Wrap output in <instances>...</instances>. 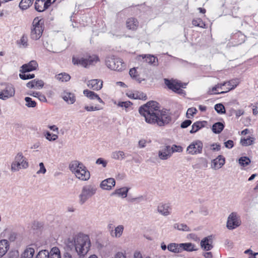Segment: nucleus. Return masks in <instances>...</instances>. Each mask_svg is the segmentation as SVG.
Returning a JSON list of instances; mask_svg holds the SVG:
<instances>
[{
	"mask_svg": "<svg viewBox=\"0 0 258 258\" xmlns=\"http://www.w3.org/2000/svg\"><path fill=\"white\" fill-rule=\"evenodd\" d=\"M38 67L36 61L31 60L29 63L23 64L21 67L20 72L22 73H25L36 70Z\"/></svg>",
	"mask_w": 258,
	"mask_h": 258,
	"instance_id": "17",
	"label": "nucleus"
},
{
	"mask_svg": "<svg viewBox=\"0 0 258 258\" xmlns=\"http://www.w3.org/2000/svg\"><path fill=\"white\" fill-rule=\"evenodd\" d=\"M180 246L181 252L183 250L191 252L198 250L196 245L190 242L180 243Z\"/></svg>",
	"mask_w": 258,
	"mask_h": 258,
	"instance_id": "26",
	"label": "nucleus"
},
{
	"mask_svg": "<svg viewBox=\"0 0 258 258\" xmlns=\"http://www.w3.org/2000/svg\"><path fill=\"white\" fill-rule=\"evenodd\" d=\"M225 83H226V86H227L226 89L225 90V91H221V93H225L234 89L239 84V81L238 80L235 79L232 80L229 82H227Z\"/></svg>",
	"mask_w": 258,
	"mask_h": 258,
	"instance_id": "29",
	"label": "nucleus"
},
{
	"mask_svg": "<svg viewBox=\"0 0 258 258\" xmlns=\"http://www.w3.org/2000/svg\"><path fill=\"white\" fill-rule=\"evenodd\" d=\"M167 249L169 251L174 253H180V243H171L168 245Z\"/></svg>",
	"mask_w": 258,
	"mask_h": 258,
	"instance_id": "30",
	"label": "nucleus"
},
{
	"mask_svg": "<svg viewBox=\"0 0 258 258\" xmlns=\"http://www.w3.org/2000/svg\"><path fill=\"white\" fill-rule=\"evenodd\" d=\"M134 258H143L142 254L140 251L136 250L134 252L133 255Z\"/></svg>",
	"mask_w": 258,
	"mask_h": 258,
	"instance_id": "63",
	"label": "nucleus"
},
{
	"mask_svg": "<svg viewBox=\"0 0 258 258\" xmlns=\"http://www.w3.org/2000/svg\"><path fill=\"white\" fill-rule=\"evenodd\" d=\"M17 237V234L15 232L11 231L8 236V239L10 241H14Z\"/></svg>",
	"mask_w": 258,
	"mask_h": 258,
	"instance_id": "57",
	"label": "nucleus"
},
{
	"mask_svg": "<svg viewBox=\"0 0 258 258\" xmlns=\"http://www.w3.org/2000/svg\"><path fill=\"white\" fill-rule=\"evenodd\" d=\"M87 85L90 89L98 91L102 88L103 81L99 79H93L88 81Z\"/></svg>",
	"mask_w": 258,
	"mask_h": 258,
	"instance_id": "19",
	"label": "nucleus"
},
{
	"mask_svg": "<svg viewBox=\"0 0 258 258\" xmlns=\"http://www.w3.org/2000/svg\"><path fill=\"white\" fill-rule=\"evenodd\" d=\"M221 149V146L217 143L213 144L211 145V150L213 151H218Z\"/></svg>",
	"mask_w": 258,
	"mask_h": 258,
	"instance_id": "56",
	"label": "nucleus"
},
{
	"mask_svg": "<svg viewBox=\"0 0 258 258\" xmlns=\"http://www.w3.org/2000/svg\"><path fill=\"white\" fill-rule=\"evenodd\" d=\"M201 248L206 251L212 249L213 246V238L212 236H208L204 238L200 242Z\"/></svg>",
	"mask_w": 258,
	"mask_h": 258,
	"instance_id": "16",
	"label": "nucleus"
},
{
	"mask_svg": "<svg viewBox=\"0 0 258 258\" xmlns=\"http://www.w3.org/2000/svg\"><path fill=\"white\" fill-rule=\"evenodd\" d=\"M44 86V82L41 80L34 79L28 82L26 86L30 89H41Z\"/></svg>",
	"mask_w": 258,
	"mask_h": 258,
	"instance_id": "25",
	"label": "nucleus"
},
{
	"mask_svg": "<svg viewBox=\"0 0 258 258\" xmlns=\"http://www.w3.org/2000/svg\"><path fill=\"white\" fill-rule=\"evenodd\" d=\"M34 0H22L19 4L21 9L25 10L29 8L32 5Z\"/></svg>",
	"mask_w": 258,
	"mask_h": 258,
	"instance_id": "38",
	"label": "nucleus"
},
{
	"mask_svg": "<svg viewBox=\"0 0 258 258\" xmlns=\"http://www.w3.org/2000/svg\"><path fill=\"white\" fill-rule=\"evenodd\" d=\"M125 154L122 151H113L111 155V157L115 160H121L125 158Z\"/></svg>",
	"mask_w": 258,
	"mask_h": 258,
	"instance_id": "34",
	"label": "nucleus"
},
{
	"mask_svg": "<svg viewBox=\"0 0 258 258\" xmlns=\"http://www.w3.org/2000/svg\"><path fill=\"white\" fill-rule=\"evenodd\" d=\"M40 101L43 102H46L47 101V99L44 95L42 94L41 93H39V95L37 98Z\"/></svg>",
	"mask_w": 258,
	"mask_h": 258,
	"instance_id": "62",
	"label": "nucleus"
},
{
	"mask_svg": "<svg viewBox=\"0 0 258 258\" xmlns=\"http://www.w3.org/2000/svg\"><path fill=\"white\" fill-rule=\"evenodd\" d=\"M226 148L231 149L233 147V142L232 140H228L224 143Z\"/></svg>",
	"mask_w": 258,
	"mask_h": 258,
	"instance_id": "59",
	"label": "nucleus"
},
{
	"mask_svg": "<svg viewBox=\"0 0 258 258\" xmlns=\"http://www.w3.org/2000/svg\"><path fill=\"white\" fill-rule=\"evenodd\" d=\"M191 123V121L190 120H186L183 121L181 124V127L182 128H186L189 126Z\"/></svg>",
	"mask_w": 258,
	"mask_h": 258,
	"instance_id": "58",
	"label": "nucleus"
},
{
	"mask_svg": "<svg viewBox=\"0 0 258 258\" xmlns=\"http://www.w3.org/2000/svg\"><path fill=\"white\" fill-rule=\"evenodd\" d=\"M224 125L220 122H218L214 123L212 126V131L215 134L220 133L224 129Z\"/></svg>",
	"mask_w": 258,
	"mask_h": 258,
	"instance_id": "37",
	"label": "nucleus"
},
{
	"mask_svg": "<svg viewBox=\"0 0 258 258\" xmlns=\"http://www.w3.org/2000/svg\"><path fill=\"white\" fill-rule=\"evenodd\" d=\"M20 78L24 80L30 79L34 78V74H25V73L20 74H19Z\"/></svg>",
	"mask_w": 258,
	"mask_h": 258,
	"instance_id": "52",
	"label": "nucleus"
},
{
	"mask_svg": "<svg viewBox=\"0 0 258 258\" xmlns=\"http://www.w3.org/2000/svg\"><path fill=\"white\" fill-rule=\"evenodd\" d=\"M61 97L68 104H73L76 100V97L75 94L67 90H64L61 93Z\"/></svg>",
	"mask_w": 258,
	"mask_h": 258,
	"instance_id": "15",
	"label": "nucleus"
},
{
	"mask_svg": "<svg viewBox=\"0 0 258 258\" xmlns=\"http://www.w3.org/2000/svg\"><path fill=\"white\" fill-rule=\"evenodd\" d=\"M206 121H197L195 122L192 125V128L190 131L191 134L195 133L199 130L204 127L206 124Z\"/></svg>",
	"mask_w": 258,
	"mask_h": 258,
	"instance_id": "31",
	"label": "nucleus"
},
{
	"mask_svg": "<svg viewBox=\"0 0 258 258\" xmlns=\"http://www.w3.org/2000/svg\"><path fill=\"white\" fill-rule=\"evenodd\" d=\"M140 114L145 117L146 122L162 126L171 121L168 111L160 110L159 104L156 101H150L141 106L139 110Z\"/></svg>",
	"mask_w": 258,
	"mask_h": 258,
	"instance_id": "1",
	"label": "nucleus"
},
{
	"mask_svg": "<svg viewBox=\"0 0 258 258\" xmlns=\"http://www.w3.org/2000/svg\"><path fill=\"white\" fill-rule=\"evenodd\" d=\"M192 24L195 26H198L201 28H205V24L200 18H196L194 19L192 21Z\"/></svg>",
	"mask_w": 258,
	"mask_h": 258,
	"instance_id": "47",
	"label": "nucleus"
},
{
	"mask_svg": "<svg viewBox=\"0 0 258 258\" xmlns=\"http://www.w3.org/2000/svg\"><path fill=\"white\" fill-rule=\"evenodd\" d=\"M126 95L128 97L131 99L142 100L146 99V95L144 93L137 91H127L126 93Z\"/></svg>",
	"mask_w": 258,
	"mask_h": 258,
	"instance_id": "24",
	"label": "nucleus"
},
{
	"mask_svg": "<svg viewBox=\"0 0 258 258\" xmlns=\"http://www.w3.org/2000/svg\"><path fill=\"white\" fill-rule=\"evenodd\" d=\"M43 21L39 18H35L32 23L30 34L31 38L33 40H38L42 36L44 28Z\"/></svg>",
	"mask_w": 258,
	"mask_h": 258,
	"instance_id": "8",
	"label": "nucleus"
},
{
	"mask_svg": "<svg viewBox=\"0 0 258 258\" xmlns=\"http://www.w3.org/2000/svg\"><path fill=\"white\" fill-rule=\"evenodd\" d=\"M100 61L98 56L95 54L83 57L73 56L72 62L75 65H80L86 68L94 66Z\"/></svg>",
	"mask_w": 258,
	"mask_h": 258,
	"instance_id": "4",
	"label": "nucleus"
},
{
	"mask_svg": "<svg viewBox=\"0 0 258 258\" xmlns=\"http://www.w3.org/2000/svg\"><path fill=\"white\" fill-rule=\"evenodd\" d=\"M68 244L74 246L78 254L83 256L89 251L91 242L88 235L80 233L75 235L72 240H70Z\"/></svg>",
	"mask_w": 258,
	"mask_h": 258,
	"instance_id": "2",
	"label": "nucleus"
},
{
	"mask_svg": "<svg viewBox=\"0 0 258 258\" xmlns=\"http://www.w3.org/2000/svg\"><path fill=\"white\" fill-rule=\"evenodd\" d=\"M171 151H172V154L174 152H181L183 150L182 148L180 146L173 145L171 147H170Z\"/></svg>",
	"mask_w": 258,
	"mask_h": 258,
	"instance_id": "53",
	"label": "nucleus"
},
{
	"mask_svg": "<svg viewBox=\"0 0 258 258\" xmlns=\"http://www.w3.org/2000/svg\"><path fill=\"white\" fill-rule=\"evenodd\" d=\"M97 164H102L103 167H106L107 165V162L102 158H99L96 160V162Z\"/></svg>",
	"mask_w": 258,
	"mask_h": 258,
	"instance_id": "60",
	"label": "nucleus"
},
{
	"mask_svg": "<svg viewBox=\"0 0 258 258\" xmlns=\"http://www.w3.org/2000/svg\"><path fill=\"white\" fill-rule=\"evenodd\" d=\"M49 252L48 250H42L40 251L37 254L36 258H49Z\"/></svg>",
	"mask_w": 258,
	"mask_h": 258,
	"instance_id": "48",
	"label": "nucleus"
},
{
	"mask_svg": "<svg viewBox=\"0 0 258 258\" xmlns=\"http://www.w3.org/2000/svg\"><path fill=\"white\" fill-rule=\"evenodd\" d=\"M254 141V139L253 138L249 137L246 139H241L240 140V143L243 146H247L252 145Z\"/></svg>",
	"mask_w": 258,
	"mask_h": 258,
	"instance_id": "42",
	"label": "nucleus"
},
{
	"mask_svg": "<svg viewBox=\"0 0 258 258\" xmlns=\"http://www.w3.org/2000/svg\"><path fill=\"white\" fill-rule=\"evenodd\" d=\"M96 191L97 187L94 184H87L84 186L78 196L79 204L84 205L89 199L96 194Z\"/></svg>",
	"mask_w": 258,
	"mask_h": 258,
	"instance_id": "5",
	"label": "nucleus"
},
{
	"mask_svg": "<svg viewBox=\"0 0 258 258\" xmlns=\"http://www.w3.org/2000/svg\"><path fill=\"white\" fill-rule=\"evenodd\" d=\"M157 210L161 215L167 216L170 214L171 208L168 204L161 203L158 206Z\"/></svg>",
	"mask_w": 258,
	"mask_h": 258,
	"instance_id": "23",
	"label": "nucleus"
},
{
	"mask_svg": "<svg viewBox=\"0 0 258 258\" xmlns=\"http://www.w3.org/2000/svg\"><path fill=\"white\" fill-rule=\"evenodd\" d=\"M197 112V110L196 108L191 107L187 109L186 112V116L187 118H190L193 116V115L196 114Z\"/></svg>",
	"mask_w": 258,
	"mask_h": 258,
	"instance_id": "50",
	"label": "nucleus"
},
{
	"mask_svg": "<svg viewBox=\"0 0 258 258\" xmlns=\"http://www.w3.org/2000/svg\"><path fill=\"white\" fill-rule=\"evenodd\" d=\"M39 166L40 167V169L37 171V173L38 174L45 173L46 170L44 167V164L42 162H41L39 163Z\"/></svg>",
	"mask_w": 258,
	"mask_h": 258,
	"instance_id": "55",
	"label": "nucleus"
},
{
	"mask_svg": "<svg viewBox=\"0 0 258 258\" xmlns=\"http://www.w3.org/2000/svg\"><path fill=\"white\" fill-rule=\"evenodd\" d=\"M164 82L168 88L174 92L180 94L183 93V90L181 89L183 85L181 83L175 80H169L166 79H164Z\"/></svg>",
	"mask_w": 258,
	"mask_h": 258,
	"instance_id": "12",
	"label": "nucleus"
},
{
	"mask_svg": "<svg viewBox=\"0 0 258 258\" xmlns=\"http://www.w3.org/2000/svg\"><path fill=\"white\" fill-rule=\"evenodd\" d=\"M15 88L11 84H7L5 88L0 91V99L6 100L15 96Z\"/></svg>",
	"mask_w": 258,
	"mask_h": 258,
	"instance_id": "11",
	"label": "nucleus"
},
{
	"mask_svg": "<svg viewBox=\"0 0 258 258\" xmlns=\"http://www.w3.org/2000/svg\"><path fill=\"white\" fill-rule=\"evenodd\" d=\"M50 5L47 0H36L35 3V8L38 12H43Z\"/></svg>",
	"mask_w": 258,
	"mask_h": 258,
	"instance_id": "22",
	"label": "nucleus"
},
{
	"mask_svg": "<svg viewBox=\"0 0 258 258\" xmlns=\"http://www.w3.org/2000/svg\"><path fill=\"white\" fill-rule=\"evenodd\" d=\"M238 161L239 164L243 167H245L249 165L250 163V160L249 158L245 156L240 158Z\"/></svg>",
	"mask_w": 258,
	"mask_h": 258,
	"instance_id": "45",
	"label": "nucleus"
},
{
	"mask_svg": "<svg viewBox=\"0 0 258 258\" xmlns=\"http://www.w3.org/2000/svg\"><path fill=\"white\" fill-rule=\"evenodd\" d=\"M50 253V258H61L60 250L57 247H52Z\"/></svg>",
	"mask_w": 258,
	"mask_h": 258,
	"instance_id": "40",
	"label": "nucleus"
},
{
	"mask_svg": "<svg viewBox=\"0 0 258 258\" xmlns=\"http://www.w3.org/2000/svg\"><path fill=\"white\" fill-rule=\"evenodd\" d=\"M83 94L88 99L92 100H97L99 103L104 104V102L99 96V95L93 91L86 89L83 91Z\"/></svg>",
	"mask_w": 258,
	"mask_h": 258,
	"instance_id": "21",
	"label": "nucleus"
},
{
	"mask_svg": "<svg viewBox=\"0 0 258 258\" xmlns=\"http://www.w3.org/2000/svg\"><path fill=\"white\" fill-rule=\"evenodd\" d=\"M45 138L49 141H54L58 139V136L56 134H52L49 132L44 133Z\"/></svg>",
	"mask_w": 258,
	"mask_h": 258,
	"instance_id": "43",
	"label": "nucleus"
},
{
	"mask_svg": "<svg viewBox=\"0 0 258 258\" xmlns=\"http://www.w3.org/2000/svg\"><path fill=\"white\" fill-rule=\"evenodd\" d=\"M146 143L147 141L144 139L140 140L138 143L139 147L140 148H143L145 147L146 146Z\"/></svg>",
	"mask_w": 258,
	"mask_h": 258,
	"instance_id": "61",
	"label": "nucleus"
},
{
	"mask_svg": "<svg viewBox=\"0 0 258 258\" xmlns=\"http://www.w3.org/2000/svg\"><path fill=\"white\" fill-rule=\"evenodd\" d=\"M225 162V158L222 155H219L212 161L211 167L215 170L219 169L224 165Z\"/></svg>",
	"mask_w": 258,
	"mask_h": 258,
	"instance_id": "20",
	"label": "nucleus"
},
{
	"mask_svg": "<svg viewBox=\"0 0 258 258\" xmlns=\"http://www.w3.org/2000/svg\"><path fill=\"white\" fill-rule=\"evenodd\" d=\"M9 248L8 241L6 239L0 240V257L3 256Z\"/></svg>",
	"mask_w": 258,
	"mask_h": 258,
	"instance_id": "28",
	"label": "nucleus"
},
{
	"mask_svg": "<svg viewBox=\"0 0 258 258\" xmlns=\"http://www.w3.org/2000/svg\"><path fill=\"white\" fill-rule=\"evenodd\" d=\"M112 224L108 225L110 231V234L112 237L115 238H119L121 237L123 234L124 227L122 225H118L115 227L114 229L111 228Z\"/></svg>",
	"mask_w": 258,
	"mask_h": 258,
	"instance_id": "13",
	"label": "nucleus"
},
{
	"mask_svg": "<svg viewBox=\"0 0 258 258\" xmlns=\"http://www.w3.org/2000/svg\"><path fill=\"white\" fill-rule=\"evenodd\" d=\"M35 250L32 247H27L21 254L20 258H33Z\"/></svg>",
	"mask_w": 258,
	"mask_h": 258,
	"instance_id": "33",
	"label": "nucleus"
},
{
	"mask_svg": "<svg viewBox=\"0 0 258 258\" xmlns=\"http://www.w3.org/2000/svg\"><path fill=\"white\" fill-rule=\"evenodd\" d=\"M115 104H116L118 106L120 107H124L126 109L131 107L132 105V103L129 101H119L117 103L116 101L114 102Z\"/></svg>",
	"mask_w": 258,
	"mask_h": 258,
	"instance_id": "46",
	"label": "nucleus"
},
{
	"mask_svg": "<svg viewBox=\"0 0 258 258\" xmlns=\"http://www.w3.org/2000/svg\"><path fill=\"white\" fill-rule=\"evenodd\" d=\"M240 216L236 212H232L228 217L226 227L229 230H233L241 225Z\"/></svg>",
	"mask_w": 258,
	"mask_h": 258,
	"instance_id": "10",
	"label": "nucleus"
},
{
	"mask_svg": "<svg viewBox=\"0 0 258 258\" xmlns=\"http://www.w3.org/2000/svg\"><path fill=\"white\" fill-rule=\"evenodd\" d=\"M203 142L199 140L192 142L186 148V152L190 155H196L202 153Z\"/></svg>",
	"mask_w": 258,
	"mask_h": 258,
	"instance_id": "9",
	"label": "nucleus"
},
{
	"mask_svg": "<svg viewBox=\"0 0 258 258\" xmlns=\"http://www.w3.org/2000/svg\"><path fill=\"white\" fill-rule=\"evenodd\" d=\"M128 188L126 187H123L119 189H117L113 193V195H117L119 197L124 198L126 197Z\"/></svg>",
	"mask_w": 258,
	"mask_h": 258,
	"instance_id": "32",
	"label": "nucleus"
},
{
	"mask_svg": "<svg viewBox=\"0 0 258 258\" xmlns=\"http://www.w3.org/2000/svg\"><path fill=\"white\" fill-rule=\"evenodd\" d=\"M25 101L26 102L25 105L28 107H35L36 106V102L33 100L32 98L29 97H26L25 98Z\"/></svg>",
	"mask_w": 258,
	"mask_h": 258,
	"instance_id": "44",
	"label": "nucleus"
},
{
	"mask_svg": "<svg viewBox=\"0 0 258 258\" xmlns=\"http://www.w3.org/2000/svg\"><path fill=\"white\" fill-rule=\"evenodd\" d=\"M70 168L75 176L80 180L87 181L90 178V172L83 163L78 161L72 162Z\"/></svg>",
	"mask_w": 258,
	"mask_h": 258,
	"instance_id": "3",
	"label": "nucleus"
},
{
	"mask_svg": "<svg viewBox=\"0 0 258 258\" xmlns=\"http://www.w3.org/2000/svg\"><path fill=\"white\" fill-rule=\"evenodd\" d=\"M215 109L218 113L223 114L225 112V109L224 105L222 104L219 103L215 105Z\"/></svg>",
	"mask_w": 258,
	"mask_h": 258,
	"instance_id": "49",
	"label": "nucleus"
},
{
	"mask_svg": "<svg viewBox=\"0 0 258 258\" xmlns=\"http://www.w3.org/2000/svg\"><path fill=\"white\" fill-rule=\"evenodd\" d=\"M85 109L87 111H93L99 110L102 109V108H100L98 106H85Z\"/></svg>",
	"mask_w": 258,
	"mask_h": 258,
	"instance_id": "54",
	"label": "nucleus"
},
{
	"mask_svg": "<svg viewBox=\"0 0 258 258\" xmlns=\"http://www.w3.org/2000/svg\"><path fill=\"white\" fill-rule=\"evenodd\" d=\"M137 73V71L135 68H132L130 71V75L133 78L136 77Z\"/></svg>",
	"mask_w": 258,
	"mask_h": 258,
	"instance_id": "64",
	"label": "nucleus"
},
{
	"mask_svg": "<svg viewBox=\"0 0 258 258\" xmlns=\"http://www.w3.org/2000/svg\"><path fill=\"white\" fill-rule=\"evenodd\" d=\"M55 78L57 81L61 82H68L71 79L70 76L66 73L59 74L56 75Z\"/></svg>",
	"mask_w": 258,
	"mask_h": 258,
	"instance_id": "36",
	"label": "nucleus"
},
{
	"mask_svg": "<svg viewBox=\"0 0 258 258\" xmlns=\"http://www.w3.org/2000/svg\"><path fill=\"white\" fill-rule=\"evenodd\" d=\"M126 27L131 30H136L139 26V22L134 18L128 19L126 22Z\"/></svg>",
	"mask_w": 258,
	"mask_h": 258,
	"instance_id": "27",
	"label": "nucleus"
},
{
	"mask_svg": "<svg viewBox=\"0 0 258 258\" xmlns=\"http://www.w3.org/2000/svg\"><path fill=\"white\" fill-rule=\"evenodd\" d=\"M105 64L108 68L116 71H122L125 69V65L122 60L114 55L106 57Z\"/></svg>",
	"mask_w": 258,
	"mask_h": 258,
	"instance_id": "7",
	"label": "nucleus"
},
{
	"mask_svg": "<svg viewBox=\"0 0 258 258\" xmlns=\"http://www.w3.org/2000/svg\"><path fill=\"white\" fill-rule=\"evenodd\" d=\"M28 37L24 34L17 41V43L21 48H27L28 46Z\"/></svg>",
	"mask_w": 258,
	"mask_h": 258,
	"instance_id": "35",
	"label": "nucleus"
},
{
	"mask_svg": "<svg viewBox=\"0 0 258 258\" xmlns=\"http://www.w3.org/2000/svg\"><path fill=\"white\" fill-rule=\"evenodd\" d=\"M221 91H219L218 86L215 85L212 89H209L208 93L209 94H221Z\"/></svg>",
	"mask_w": 258,
	"mask_h": 258,
	"instance_id": "51",
	"label": "nucleus"
},
{
	"mask_svg": "<svg viewBox=\"0 0 258 258\" xmlns=\"http://www.w3.org/2000/svg\"><path fill=\"white\" fill-rule=\"evenodd\" d=\"M158 157L162 160H166L170 158L172 156V151L170 150V146H165L161 148L158 151Z\"/></svg>",
	"mask_w": 258,
	"mask_h": 258,
	"instance_id": "14",
	"label": "nucleus"
},
{
	"mask_svg": "<svg viewBox=\"0 0 258 258\" xmlns=\"http://www.w3.org/2000/svg\"><path fill=\"white\" fill-rule=\"evenodd\" d=\"M174 228L178 230L183 231H190L189 227L187 225L183 223H176L174 225Z\"/></svg>",
	"mask_w": 258,
	"mask_h": 258,
	"instance_id": "41",
	"label": "nucleus"
},
{
	"mask_svg": "<svg viewBox=\"0 0 258 258\" xmlns=\"http://www.w3.org/2000/svg\"><path fill=\"white\" fill-rule=\"evenodd\" d=\"M29 167V163L21 152L18 153L11 163V169L13 172H17L20 169H26Z\"/></svg>",
	"mask_w": 258,
	"mask_h": 258,
	"instance_id": "6",
	"label": "nucleus"
},
{
	"mask_svg": "<svg viewBox=\"0 0 258 258\" xmlns=\"http://www.w3.org/2000/svg\"><path fill=\"white\" fill-rule=\"evenodd\" d=\"M143 59H145V61L149 63L154 65H156V62L157 59L154 56L151 55H146L145 56H142Z\"/></svg>",
	"mask_w": 258,
	"mask_h": 258,
	"instance_id": "39",
	"label": "nucleus"
},
{
	"mask_svg": "<svg viewBox=\"0 0 258 258\" xmlns=\"http://www.w3.org/2000/svg\"><path fill=\"white\" fill-rule=\"evenodd\" d=\"M115 185V180L113 178H108L103 180L100 184V187L103 190H110Z\"/></svg>",
	"mask_w": 258,
	"mask_h": 258,
	"instance_id": "18",
	"label": "nucleus"
}]
</instances>
